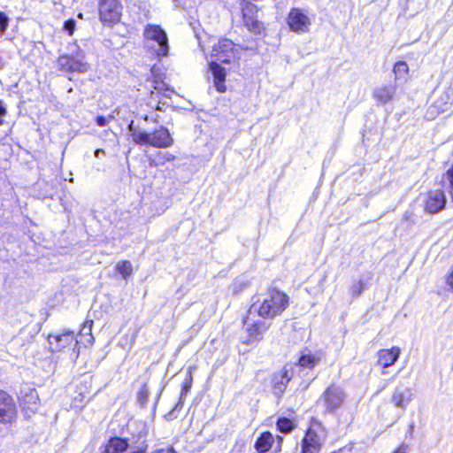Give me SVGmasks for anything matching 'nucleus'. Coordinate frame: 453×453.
<instances>
[{"label":"nucleus","instance_id":"nucleus-1","mask_svg":"<svg viewBox=\"0 0 453 453\" xmlns=\"http://www.w3.org/2000/svg\"><path fill=\"white\" fill-rule=\"evenodd\" d=\"M211 57L215 58L210 64V69L213 75L214 85L219 92H225L226 71L218 62L229 64L236 58L234 43L229 39H221L212 48Z\"/></svg>","mask_w":453,"mask_h":453},{"label":"nucleus","instance_id":"nucleus-2","mask_svg":"<svg viewBox=\"0 0 453 453\" xmlns=\"http://www.w3.org/2000/svg\"><path fill=\"white\" fill-rule=\"evenodd\" d=\"M288 305V296L283 292L273 289L254 302L249 309V313L257 315L264 319H272L280 315Z\"/></svg>","mask_w":453,"mask_h":453},{"label":"nucleus","instance_id":"nucleus-3","mask_svg":"<svg viewBox=\"0 0 453 453\" xmlns=\"http://www.w3.org/2000/svg\"><path fill=\"white\" fill-rule=\"evenodd\" d=\"M128 131L135 144L141 146H152L155 148H168L173 144V138L169 130L164 127L153 132L142 131L134 127L133 122L128 126Z\"/></svg>","mask_w":453,"mask_h":453},{"label":"nucleus","instance_id":"nucleus-4","mask_svg":"<svg viewBox=\"0 0 453 453\" xmlns=\"http://www.w3.org/2000/svg\"><path fill=\"white\" fill-rule=\"evenodd\" d=\"M146 46L157 57H165L169 52L167 35L158 25L148 24L143 31Z\"/></svg>","mask_w":453,"mask_h":453},{"label":"nucleus","instance_id":"nucleus-5","mask_svg":"<svg viewBox=\"0 0 453 453\" xmlns=\"http://www.w3.org/2000/svg\"><path fill=\"white\" fill-rule=\"evenodd\" d=\"M346 398L344 389L335 384L328 386L316 402L322 408L323 414H333L339 410Z\"/></svg>","mask_w":453,"mask_h":453},{"label":"nucleus","instance_id":"nucleus-6","mask_svg":"<svg viewBox=\"0 0 453 453\" xmlns=\"http://www.w3.org/2000/svg\"><path fill=\"white\" fill-rule=\"evenodd\" d=\"M120 0H99L98 12L100 20L107 26H112L120 20L122 15Z\"/></svg>","mask_w":453,"mask_h":453},{"label":"nucleus","instance_id":"nucleus-7","mask_svg":"<svg viewBox=\"0 0 453 453\" xmlns=\"http://www.w3.org/2000/svg\"><path fill=\"white\" fill-rule=\"evenodd\" d=\"M48 342L53 352L60 351L65 348H72L74 350L78 346L74 333L70 330H66L61 334H50Z\"/></svg>","mask_w":453,"mask_h":453},{"label":"nucleus","instance_id":"nucleus-8","mask_svg":"<svg viewBox=\"0 0 453 453\" xmlns=\"http://www.w3.org/2000/svg\"><path fill=\"white\" fill-rule=\"evenodd\" d=\"M257 8L255 4L242 6L243 25L255 35H260L264 31V25L257 19Z\"/></svg>","mask_w":453,"mask_h":453},{"label":"nucleus","instance_id":"nucleus-9","mask_svg":"<svg viewBox=\"0 0 453 453\" xmlns=\"http://www.w3.org/2000/svg\"><path fill=\"white\" fill-rule=\"evenodd\" d=\"M288 24L292 31L303 34L309 31L311 20L302 10L294 8L288 13Z\"/></svg>","mask_w":453,"mask_h":453},{"label":"nucleus","instance_id":"nucleus-10","mask_svg":"<svg viewBox=\"0 0 453 453\" xmlns=\"http://www.w3.org/2000/svg\"><path fill=\"white\" fill-rule=\"evenodd\" d=\"M255 316L248 312L244 324L250 341L259 342L263 339V334L269 329L270 323L265 320H256L254 319Z\"/></svg>","mask_w":453,"mask_h":453},{"label":"nucleus","instance_id":"nucleus-11","mask_svg":"<svg viewBox=\"0 0 453 453\" xmlns=\"http://www.w3.org/2000/svg\"><path fill=\"white\" fill-rule=\"evenodd\" d=\"M435 99L431 105L432 109H435L437 113L447 111L453 104V87L449 86L443 88H437L434 91Z\"/></svg>","mask_w":453,"mask_h":453},{"label":"nucleus","instance_id":"nucleus-12","mask_svg":"<svg viewBox=\"0 0 453 453\" xmlns=\"http://www.w3.org/2000/svg\"><path fill=\"white\" fill-rule=\"evenodd\" d=\"M292 366L285 365L281 371L275 373L273 377V392L280 397L287 388V385L293 377Z\"/></svg>","mask_w":453,"mask_h":453},{"label":"nucleus","instance_id":"nucleus-13","mask_svg":"<svg viewBox=\"0 0 453 453\" xmlns=\"http://www.w3.org/2000/svg\"><path fill=\"white\" fill-rule=\"evenodd\" d=\"M16 418V407L12 398L0 390V422L11 423Z\"/></svg>","mask_w":453,"mask_h":453},{"label":"nucleus","instance_id":"nucleus-14","mask_svg":"<svg viewBox=\"0 0 453 453\" xmlns=\"http://www.w3.org/2000/svg\"><path fill=\"white\" fill-rule=\"evenodd\" d=\"M413 399L412 389L405 386H398L395 388L390 402L401 410L405 411Z\"/></svg>","mask_w":453,"mask_h":453},{"label":"nucleus","instance_id":"nucleus-15","mask_svg":"<svg viewBox=\"0 0 453 453\" xmlns=\"http://www.w3.org/2000/svg\"><path fill=\"white\" fill-rule=\"evenodd\" d=\"M446 203L445 195L441 190L430 191L425 201V210L432 214L441 211Z\"/></svg>","mask_w":453,"mask_h":453},{"label":"nucleus","instance_id":"nucleus-16","mask_svg":"<svg viewBox=\"0 0 453 453\" xmlns=\"http://www.w3.org/2000/svg\"><path fill=\"white\" fill-rule=\"evenodd\" d=\"M321 441L317 432L310 427L301 444V453H319L321 449Z\"/></svg>","mask_w":453,"mask_h":453},{"label":"nucleus","instance_id":"nucleus-17","mask_svg":"<svg viewBox=\"0 0 453 453\" xmlns=\"http://www.w3.org/2000/svg\"><path fill=\"white\" fill-rule=\"evenodd\" d=\"M396 90L397 87L395 84L381 85L373 89L372 96L378 104H386L394 99Z\"/></svg>","mask_w":453,"mask_h":453},{"label":"nucleus","instance_id":"nucleus-18","mask_svg":"<svg viewBox=\"0 0 453 453\" xmlns=\"http://www.w3.org/2000/svg\"><path fill=\"white\" fill-rule=\"evenodd\" d=\"M400 349L393 347L389 349H380L378 352V363L384 368L393 365L399 357Z\"/></svg>","mask_w":453,"mask_h":453},{"label":"nucleus","instance_id":"nucleus-19","mask_svg":"<svg viewBox=\"0 0 453 453\" xmlns=\"http://www.w3.org/2000/svg\"><path fill=\"white\" fill-rule=\"evenodd\" d=\"M21 404L26 415L35 413L39 408V396L35 389H30L21 399Z\"/></svg>","mask_w":453,"mask_h":453},{"label":"nucleus","instance_id":"nucleus-20","mask_svg":"<svg viewBox=\"0 0 453 453\" xmlns=\"http://www.w3.org/2000/svg\"><path fill=\"white\" fill-rule=\"evenodd\" d=\"M319 357L311 355V353H302L296 364V366L303 370H311L319 365Z\"/></svg>","mask_w":453,"mask_h":453},{"label":"nucleus","instance_id":"nucleus-21","mask_svg":"<svg viewBox=\"0 0 453 453\" xmlns=\"http://www.w3.org/2000/svg\"><path fill=\"white\" fill-rule=\"evenodd\" d=\"M127 446L128 443L125 439L112 438L106 444L103 453H123Z\"/></svg>","mask_w":453,"mask_h":453},{"label":"nucleus","instance_id":"nucleus-22","mask_svg":"<svg viewBox=\"0 0 453 453\" xmlns=\"http://www.w3.org/2000/svg\"><path fill=\"white\" fill-rule=\"evenodd\" d=\"M273 436L270 432H264L255 443L256 449L260 453L267 452L273 446Z\"/></svg>","mask_w":453,"mask_h":453},{"label":"nucleus","instance_id":"nucleus-23","mask_svg":"<svg viewBox=\"0 0 453 453\" xmlns=\"http://www.w3.org/2000/svg\"><path fill=\"white\" fill-rule=\"evenodd\" d=\"M175 157L169 153V152H157V155H155L154 157L150 158V165H164L166 162H170L173 160Z\"/></svg>","mask_w":453,"mask_h":453},{"label":"nucleus","instance_id":"nucleus-24","mask_svg":"<svg viewBox=\"0 0 453 453\" xmlns=\"http://www.w3.org/2000/svg\"><path fill=\"white\" fill-rule=\"evenodd\" d=\"M393 71L396 80H405L409 72V67L404 61H398L395 64Z\"/></svg>","mask_w":453,"mask_h":453},{"label":"nucleus","instance_id":"nucleus-25","mask_svg":"<svg viewBox=\"0 0 453 453\" xmlns=\"http://www.w3.org/2000/svg\"><path fill=\"white\" fill-rule=\"evenodd\" d=\"M190 388H191V379L188 381H186L184 383L182 389H181L179 403L175 405L173 410H172L170 412H168L165 415V418L168 420H172L173 418V411L182 403V399L185 397V395L188 394V392L190 390Z\"/></svg>","mask_w":453,"mask_h":453},{"label":"nucleus","instance_id":"nucleus-26","mask_svg":"<svg viewBox=\"0 0 453 453\" xmlns=\"http://www.w3.org/2000/svg\"><path fill=\"white\" fill-rule=\"evenodd\" d=\"M116 270L122 275L124 279H127L132 274L133 266L130 261H122L118 263L116 265Z\"/></svg>","mask_w":453,"mask_h":453},{"label":"nucleus","instance_id":"nucleus-27","mask_svg":"<svg viewBox=\"0 0 453 453\" xmlns=\"http://www.w3.org/2000/svg\"><path fill=\"white\" fill-rule=\"evenodd\" d=\"M277 427L281 433L288 434L294 429L295 426L289 418H280L277 421Z\"/></svg>","mask_w":453,"mask_h":453},{"label":"nucleus","instance_id":"nucleus-28","mask_svg":"<svg viewBox=\"0 0 453 453\" xmlns=\"http://www.w3.org/2000/svg\"><path fill=\"white\" fill-rule=\"evenodd\" d=\"M88 70V64L82 60L73 58L70 72L85 73Z\"/></svg>","mask_w":453,"mask_h":453},{"label":"nucleus","instance_id":"nucleus-29","mask_svg":"<svg viewBox=\"0 0 453 453\" xmlns=\"http://www.w3.org/2000/svg\"><path fill=\"white\" fill-rule=\"evenodd\" d=\"M92 326H93V320L92 319H87L83 323L82 327L81 329V334L88 335L90 337V339L88 340L89 343H92V342L94 341V338H93L92 334H91V332H92Z\"/></svg>","mask_w":453,"mask_h":453},{"label":"nucleus","instance_id":"nucleus-30","mask_svg":"<svg viewBox=\"0 0 453 453\" xmlns=\"http://www.w3.org/2000/svg\"><path fill=\"white\" fill-rule=\"evenodd\" d=\"M73 59V57L61 56V57H59L58 63L62 70L70 72Z\"/></svg>","mask_w":453,"mask_h":453},{"label":"nucleus","instance_id":"nucleus-31","mask_svg":"<svg viewBox=\"0 0 453 453\" xmlns=\"http://www.w3.org/2000/svg\"><path fill=\"white\" fill-rule=\"evenodd\" d=\"M364 288H365V284H364L363 280L356 281L352 284V286L350 288L351 295L353 296V297H357L362 294Z\"/></svg>","mask_w":453,"mask_h":453},{"label":"nucleus","instance_id":"nucleus-32","mask_svg":"<svg viewBox=\"0 0 453 453\" xmlns=\"http://www.w3.org/2000/svg\"><path fill=\"white\" fill-rule=\"evenodd\" d=\"M9 20L8 16L4 12H0V36L5 34L9 26Z\"/></svg>","mask_w":453,"mask_h":453},{"label":"nucleus","instance_id":"nucleus-33","mask_svg":"<svg viewBox=\"0 0 453 453\" xmlns=\"http://www.w3.org/2000/svg\"><path fill=\"white\" fill-rule=\"evenodd\" d=\"M64 30L72 35L75 30V21L73 19H68L64 24Z\"/></svg>","mask_w":453,"mask_h":453},{"label":"nucleus","instance_id":"nucleus-34","mask_svg":"<svg viewBox=\"0 0 453 453\" xmlns=\"http://www.w3.org/2000/svg\"><path fill=\"white\" fill-rule=\"evenodd\" d=\"M443 179L449 181L451 189H453V165L446 172Z\"/></svg>","mask_w":453,"mask_h":453},{"label":"nucleus","instance_id":"nucleus-35","mask_svg":"<svg viewBox=\"0 0 453 453\" xmlns=\"http://www.w3.org/2000/svg\"><path fill=\"white\" fill-rule=\"evenodd\" d=\"M113 116L110 115L109 118H105L104 116H97L96 119V122L99 127H104L108 124V119H112Z\"/></svg>","mask_w":453,"mask_h":453},{"label":"nucleus","instance_id":"nucleus-36","mask_svg":"<svg viewBox=\"0 0 453 453\" xmlns=\"http://www.w3.org/2000/svg\"><path fill=\"white\" fill-rule=\"evenodd\" d=\"M154 88L158 92H162V91H169L170 93L173 92V90H170L168 88V87L164 82L155 81Z\"/></svg>","mask_w":453,"mask_h":453},{"label":"nucleus","instance_id":"nucleus-37","mask_svg":"<svg viewBox=\"0 0 453 453\" xmlns=\"http://www.w3.org/2000/svg\"><path fill=\"white\" fill-rule=\"evenodd\" d=\"M152 453H177L173 446L166 448H160L154 450Z\"/></svg>","mask_w":453,"mask_h":453},{"label":"nucleus","instance_id":"nucleus-38","mask_svg":"<svg viewBox=\"0 0 453 453\" xmlns=\"http://www.w3.org/2000/svg\"><path fill=\"white\" fill-rule=\"evenodd\" d=\"M7 110L4 104V102L0 100V125H3L4 119L3 118L6 115Z\"/></svg>","mask_w":453,"mask_h":453},{"label":"nucleus","instance_id":"nucleus-39","mask_svg":"<svg viewBox=\"0 0 453 453\" xmlns=\"http://www.w3.org/2000/svg\"><path fill=\"white\" fill-rule=\"evenodd\" d=\"M408 446L402 444L394 453H407Z\"/></svg>","mask_w":453,"mask_h":453},{"label":"nucleus","instance_id":"nucleus-40","mask_svg":"<svg viewBox=\"0 0 453 453\" xmlns=\"http://www.w3.org/2000/svg\"><path fill=\"white\" fill-rule=\"evenodd\" d=\"M94 155L96 157H99L102 155H105V151L102 149H97L95 150Z\"/></svg>","mask_w":453,"mask_h":453},{"label":"nucleus","instance_id":"nucleus-41","mask_svg":"<svg viewBox=\"0 0 453 453\" xmlns=\"http://www.w3.org/2000/svg\"><path fill=\"white\" fill-rule=\"evenodd\" d=\"M447 282L449 286H451L453 288V269L451 270V272L448 277Z\"/></svg>","mask_w":453,"mask_h":453},{"label":"nucleus","instance_id":"nucleus-42","mask_svg":"<svg viewBox=\"0 0 453 453\" xmlns=\"http://www.w3.org/2000/svg\"><path fill=\"white\" fill-rule=\"evenodd\" d=\"M148 395V392L145 388H143L141 392H140V397H147Z\"/></svg>","mask_w":453,"mask_h":453},{"label":"nucleus","instance_id":"nucleus-43","mask_svg":"<svg viewBox=\"0 0 453 453\" xmlns=\"http://www.w3.org/2000/svg\"><path fill=\"white\" fill-rule=\"evenodd\" d=\"M132 453H145V450L140 449V450L133 451Z\"/></svg>","mask_w":453,"mask_h":453},{"label":"nucleus","instance_id":"nucleus-44","mask_svg":"<svg viewBox=\"0 0 453 453\" xmlns=\"http://www.w3.org/2000/svg\"><path fill=\"white\" fill-rule=\"evenodd\" d=\"M413 429H414V425H413V424H411V425L410 426V432H412V430H413Z\"/></svg>","mask_w":453,"mask_h":453},{"label":"nucleus","instance_id":"nucleus-45","mask_svg":"<svg viewBox=\"0 0 453 453\" xmlns=\"http://www.w3.org/2000/svg\"><path fill=\"white\" fill-rule=\"evenodd\" d=\"M157 111H161V107L159 105L157 106Z\"/></svg>","mask_w":453,"mask_h":453},{"label":"nucleus","instance_id":"nucleus-46","mask_svg":"<svg viewBox=\"0 0 453 453\" xmlns=\"http://www.w3.org/2000/svg\"><path fill=\"white\" fill-rule=\"evenodd\" d=\"M278 439H279L280 441H282V437H280V436H278Z\"/></svg>","mask_w":453,"mask_h":453},{"label":"nucleus","instance_id":"nucleus-47","mask_svg":"<svg viewBox=\"0 0 453 453\" xmlns=\"http://www.w3.org/2000/svg\"><path fill=\"white\" fill-rule=\"evenodd\" d=\"M451 196H452V199H453V194L451 195Z\"/></svg>","mask_w":453,"mask_h":453}]
</instances>
